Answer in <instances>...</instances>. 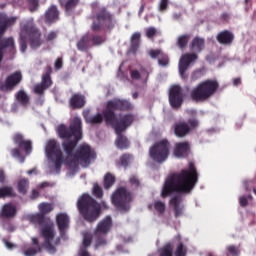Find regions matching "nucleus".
I'll return each mask as SVG.
<instances>
[{
    "label": "nucleus",
    "instance_id": "obj_60",
    "mask_svg": "<svg viewBox=\"0 0 256 256\" xmlns=\"http://www.w3.org/2000/svg\"><path fill=\"white\" fill-rule=\"evenodd\" d=\"M79 256H91V254L85 248H82L79 251Z\"/></svg>",
    "mask_w": 256,
    "mask_h": 256
},
{
    "label": "nucleus",
    "instance_id": "obj_14",
    "mask_svg": "<svg viewBox=\"0 0 256 256\" xmlns=\"http://www.w3.org/2000/svg\"><path fill=\"white\" fill-rule=\"evenodd\" d=\"M169 103L172 109H179L183 105L185 96H183V88L179 85H174L169 91Z\"/></svg>",
    "mask_w": 256,
    "mask_h": 256
},
{
    "label": "nucleus",
    "instance_id": "obj_48",
    "mask_svg": "<svg viewBox=\"0 0 256 256\" xmlns=\"http://www.w3.org/2000/svg\"><path fill=\"white\" fill-rule=\"evenodd\" d=\"M169 9V0H160L158 5V11L165 13Z\"/></svg>",
    "mask_w": 256,
    "mask_h": 256
},
{
    "label": "nucleus",
    "instance_id": "obj_1",
    "mask_svg": "<svg viewBox=\"0 0 256 256\" xmlns=\"http://www.w3.org/2000/svg\"><path fill=\"white\" fill-rule=\"evenodd\" d=\"M58 135L64 139L62 147L67 155L66 159L61 148L57 145V141L49 140L46 145V157L53 161L57 173L61 171L63 163H66L72 171H77L79 165L82 167L91 165V160L95 159L96 154L89 144L80 145L77 151L73 153L77 143L83 138V122L80 117H74L69 127L63 124L59 125Z\"/></svg>",
    "mask_w": 256,
    "mask_h": 256
},
{
    "label": "nucleus",
    "instance_id": "obj_40",
    "mask_svg": "<svg viewBox=\"0 0 256 256\" xmlns=\"http://www.w3.org/2000/svg\"><path fill=\"white\" fill-rule=\"evenodd\" d=\"M42 248L41 247H28L25 248L23 251V255L25 256H35L37 253H41Z\"/></svg>",
    "mask_w": 256,
    "mask_h": 256
},
{
    "label": "nucleus",
    "instance_id": "obj_27",
    "mask_svg": "<svg viewBox=\"0 0 256 256\" xmlns=\"http://www.w3.org/2000/svg\"><path fill=\"white\" fill-rule=\"evenodd\" d=\"M190 49L194 53H201L205 49V39L201 37H194L191 44Z\"/></svg>",
    "mask_w": 256,
    "mask_h": 256
},
{
    "label": "nucleus",
    "instance_id": "obj_35",
    "mask_svg": "<svg viewBox=\"0 0 256 256\" xmlns=\"http://www.w3.org/2000/svg\"><path fill=\"white\" fill-rule=\"evenodd\" d=\"M190 39H191V35L189 34H183L179 36L177 39V47H179V49H185Z\"/></svg>",
    "mask_w": 256,
    "mask_h": 256
},
{
    "label": "nucleus",
    "instance_id": "obj_58",
    "mask_svg": "<svg viewBox=\"0 0 256 256\" xmlns=\"http://www.w3.org/2000/svg\"><path fill=\"white\" fill-rule=\"evenodd\" d=\"M20 148H14L11 150L12 156L13 157H21V151L19 150Z\"/></svg>",
    "mask_w": 256,
    "mask_h": 256
},
{
    "label": "nucleus",
    "instance_id": "obj_17",
    "mask_svg": "<svg viewBox=\"0 0 256 256\" xmlns=\"http://www.w3.org/2000/svg\"><path fill=\"white\" fill-rule=\"evenodd\" d=\"M12 141L18 148L22 149L26 155H29L33 151V144L31 140H25L21 133L14 134Z\"/></svg>",
    "mask_w": 256,
    "mask_h": 256
},
{
    "label": "nucleus",
    "instance_id": "obj_30",
    "mask_svg": "<svg viewBox=\"0 0 256 256\" xmlns=\"http://www.w3.org/2000/svg\"><path fill=\"white\" fill-rule=\"evenodd\" d=\"M89 47H91V38L89 34H85L77 42V49L78 51H88Z\"/></svg>",
    "mask_w": 256,
    "mask_h": 256
},
{
    "label": "nucleus",
    "instance_id": "obj_25",
    "mask_svg": "<svg viewBox=\"0 0 256 256\" xmlns=\"http://www.w3.org/2000/svg\"><path fill=\"white\" fill-rule=\"evenodd\" d=\"M189 133H191V127H189L187 122H178L174 125V135H176V137H187Z\"/></svg>",
    "mask_w": 256,
    "mask_h": 256
},
{
    "label": "nucleus",
    "instance_id": "obj_24",
    "mask_svg": "<svg viewBox=\"0 0 256 256\" xmlns=\"http://www.w3.org/2000/svg\"><path fill=\"white\" fill-rule=\"evenodd\" d=\"M71 109H83L87 100L85 99V95L76 93L73 94L69 100Z\"/></svg>",
    "mask_w": 256,
    "mask_h": 256
},
{
    "label": "nucleus",
    "instance_id": "obj_45",
    "mask_svg": "<svg viewBox=\"0 0 256 256\" xmlns=\"http://www.w3.org/2000/svg\"><path fill=\"white\" fill-rule=\"evenodd\" d=\"M158 65H160V67H167V65H169V56L162 52L158 58Z\"/></svg>",
    "mask_w": 256,
    "mask_h": 256
},
{
    "label": "nucleus",
    "instance_id": "obj_15",
    "mask_svg": "<svg viewBox=\"0 0 256 256\" xmlns=\"http://www.w3.org/2000/svg\"><path fill=\"white\" fill-rule=\"evenodd\" d=\"M21 81H23V75L21 74V72L16 71L7 76L4 84L0 86V91H3V93L13 91V89H15V87H17V85H19Z\"/></svg>",
    "mask_w": 256,
    "mask_h": 256
},
{
    "label": "nucleus",
    "instance_id": "obj_33",
    "mask_svg": "<svg viewBox=\"0 0 256 256\" xmlns=\"http://www.w3.org/2000/svg\"><path fill=\"white\" fill-rule=\"evenodd\" d=\"M18 193L21 195H27V191H29V179L23 178L17 184Z\"/></svg>",
    "mask_w": 256,
    "mask_h": 256
},
{
    "label": "nucleus",
    "instance_id": "obj_51",
    "mask_svg": "<svg viewBox=\"0 0 256 256\" xmlns=\"http://www.w3.org/2000/svg\"><path fill=\"white\" fill-rule=\"evenodd\" d=\"M163 54V51H161L160 49H152L149 51V55L151 57V59H159V57Z\"/></svg>",
    "mask_w": 256,
    "mask_h": 256
},
{
    "label": "nucleus",
    "instance_id": "obj_16",
    "mask_svg": "<svg viewBox=\"0 0 256 256\" xmlns=\"http://www.w3.org/2000/svg\"><path fill=\"white\" fill-rule=\"evenodd\" d=\"M199 59V56L196 53H185L181 56L179 61V73L180 77L182 79H187V76L185 75L186 71L189 69V65L193 63L194 61H197Z\"/></svg>",
    "mask_w": 256,
    "mask_h": 256
},
{
    "label": "nucleus",
    "instance_id": "obj_34",
    "mask_svg": "<svg viewBox=\"0 0 256 256\" xmlns=\"http://www.w3.org/2000/svg\"><path fill=\"white\" fill-rule=\"evenodd\" d=\"M104 189H111L113 185H115V176L111 174L110 172L106 173L104 176Z\"/></svg>",
    "mask_w": 256,
    "mask_h": 256
},
{
    "label": "nucleus",
    "instance_id": "obj_10",
    "mask_svg": "<svg viewBox=\"0 0 256 256\" xmlns=\"http://www.w3.org/2000/svg\"><path fill=\"white\" fill-rule=\"evenodd\" d=\"M169 149H171V143H169V140H160L150 147V158L154 160L155 163H165L169 158Z\"/></svg>",
    "mask_w": 256,
    "mask_h": 256
},
{
    "label": "nucleus",
    "instance_id": "obj_57",
    "mask_svg": "<svg viewBox=\"0 0 256 256\" xmlns=\"http://www.w3.org/2000/svg\"><path fill=\"white\" fill-rule=\"evenodd\" d=\"M54 66H55V69H61V67H63V59L57 58Z\"/></svg>",
    "mask_w": 256,
    "mask_h": 256
},
{
    "label": "nucleus",
    "instance_id": "obj_41",
    "mask_svg": "<svg viewBox=\"0 0 256 256\" xmlns=\"http://www.w3.org/2000/svg\"><path fill=\"white\" fill-rule=\"evenodd\" d=\"M175 256H187V246L183 245V242H180L175 250Z\"/></svg>",
    "mask_w": 256,
    "mask_h": 256
},
{
    "label": "nucleus",
    "instance_id": "obj_63",
    "mask_svg": "<svg viewBox=\"0 0 256 256\" xmlns=\"http://www.w3.org/2000/svg\"><path fill=\"white\" fill-rule=\"evenodd\" d=\"M233 85L235 87H238V85H241V78H234Z\"/></svg>",
    "mask_w": 256,
    "mask_h": 256
},
{
    "label": "nucleus",
    "instance_id": "obj_5",
    "mask_svg": "<svg viewBox=\"0 0 256 256\" xmlns=\"http://www.w3.org/2000/svg\"><path fill=\"white\" fill-rule=\"evenodd\" d=\"M17 19H19L17 16L9 17L5 13H0V63L3 61V53H8L10 59H13L17 53L15 39L13 37L3 38L7 33V28L13 27Z\"/></svg>",
    "mask_w": 256,
    "mask_h": 256
},
{
    "label": "nucleus",
    "instance_id": "obj_53",
    "mask_svg": "<svg viewBox=\"0 0 256 256\" xmlns=\"http://www.w3.org/2000/svg\"><path fill=\"white\" fill-rule=\"evenodd\" d=\"M57 39V31H51L46 36L47 43H51V41H55Z\"/></svg>",
    "mask_w": 256,
    "mask_h": 256
},
{
    "label": "nucleus",
    "instance_id": "obj_61",
    "mask_svg": "<svg viewBox=\"0 0 256 256\" xmlns=\"http://www.w3.org/2000/svg\"><path fill=\"white\" fill-rule=\"evenodd\" d=\"M37 197H39V191L37 190H32V193H31V199H37Z\"/></svg>",
    "mask_w": 256,
    "mask_h": 256
},
{
    "label": "nucleus",
    "instance_id": "obj_18",
    "mask_svg": "<svg viewBox=\"0 0 256 256\" xmlns=\"http://www.w3.org/2000/svg\"><path fill=\"white\" fill-rule=\"evenodd\" d=\"M216 41L225 47H231L235 41V34L231 30H222L216 35Z\"/></svg>",
    "mask_w": 256,
    "mask_h": 256
},
{
    "label": "nucleus",
    "instance_id": "obj_56",
    "mask_svg": "<svg viewBox=\"0 0 256 256\" xmlns=\"http://www.w3.org/2000/svg\"><path fill=\"white\" fill-rule=\"evenodd\" d=\"M240 207H247L249 205V200L246 198V196H241L239 199Z\"/></svg>",
    "mask_w": 256,
    "mask_h": 256
},
{
    "label": "nucleus",
    "instance_id": "obj_42",
    "mask_svg": "<svg viewBox=\"0 0 256 256\" xmlns=\"http://www.w3.org/2000/svg\"><path fill=\"white\" fill-rule=\"evenodd\" d=\"M227 251H228L227 256H239V255H241V249L239 248V246L229 245V246H227Z\"/></svg>",
    "mask_w": 256,
    "mask_h": 256
},
{
    "label": "nucleus",
    "instance_id": "obj_46",
    "mask_svg": "<svg viewBox=\"0 0 256 256\" xmlns=\"http://www.w3.org/2000/svg\"><path fill=\"white\" fill-rule=\"evenodd\" d=\"M28 6H29V11L31 13H35L37 9H39V0H27Z\"/></svg>",
    "mask_w": 256,
    "mask_h": 256
},
{
    "label": "nucleus",
    "instance_id": "obj_6",
    "mask_svg": "<svg viewBox=\"0 0 256 256\" xmlns=\"http://www.w3.org/2000/svg\"><path fill=\"white\" fill-rule=\"evenodd\" d=\"M77 209L88 223L97 221L101 215V204L89 194H83L78 198Z\"/></svg>",
    "mask_w": 256,
    "mask_h": 256
},
{
    "label": "nucleus",
    "instance_id": "obj_20",
    "mask_svg": "<svg viewBox=\"0 0 256 256\" xmlns=\"http://www.w3.org/2000/svg\"><path fill=\"white\" fill-rule=\"evenodd\" d=\"M58 3L64 9L66 15H73L75 9L81 5V0H58Z\"/></svg>",
    "mask_w": 256,
    "mask_h": 256
},
{
    "label": "nucleus",
    "instance_id": "obj_4",
    "mask_svg": "<svg viewBox=\"0 0 256 256\" xmlns=\"http://www.w3.org/2000/svg\"><path fill=\"white\" fill-rule=\"evenodd\" d=\"M41 30L35 25L33 18L23 20L20 23L19 45L20 51H27V41L31 49H39L43 45Z\"/></svg>",
    "mask_w": 256,
    "mask_h": 256
},
{
    "label": "nucleus",
    "instance_id": "obj_12",
    "mask_svg": "<svg viewBox=\"0 0 256 256\" xmlns=\"http://www.w3.org/2000/svg\"><path fill=\"white\" fill-rule=\"evenodd\" d=\"M53 222L48 221L41 229V235L44 238V249L51 255L57 253V248L51 243L55 238V230L53 229Z\"/></svg>",
    "mask_w": 256,
    "mask_h": 256
},
{
    "label": "nucleus",
    "instance_id": "obj_9",
    "mask_svg": "<svg viewBox=\"0 0 256 256\" xmlns=\"http://www.w3.org/2000/svg\"><path fill=\"white\" fill-rule=\"evenodd\" d=\"M133 197L131 196V192L127 190L125 187L117 188L112 194V204L120 211L121 213H127L129 209H131V205H129L132 201Z\"/></svg>",
    "mask_w": 256,
    "mask_h": 256
},
{
    "label": "nucleus",
    "instance_id": "obj_7",
    "mask_svg": "<svg viewBox=\"0 0 256 256\" xmlns=\"http://www.w3.org/2000/svg\"><path fill=\"white\" fill-rule=\"evenodd\" d=\"M218 89L219 82L217 80L207 79L191 90L190 97L195 103H205V101H209L217 93Z\"/></svg>",
    "mask_w": 256,
    "mask_h": 256
},
{
    "label": "nucleus",
    "instance_id": "obj_38",
    "mask_svg": "<svg viewBox=\"0 0 256 256\" xmlns=\"http://www.w3.org/2000/svg\"><path fill=\"white\" fill-rule=\"evenodd\" d=\"M90 43L94 46L103 45V43H105V37L99 34L90 35Z\"/></svg>",
    "mask_w": 256,
    "mask_h": 256
},
{
    "label": "nucleus",
    "instance_id": "obj_52",
    "mask_svg": "<svg viewBox=\"0 0 256 256\" xmlns=\"http://www.w3.org/2000/svg\"><path fill=\"white\" fill-rule=\"evenodd\" d=\"M188 126L190 127V131H191V129H197V127H199V120H197L195 118L189 119Z\"/></svg>",
    "mask_w": 256,
    "mask_h": 256
},
{
    "label": "nucleus",
    "instance_id": "obj_55",
    "mask_svg": "<svg viewBox=\"0 0 256 256\" xmlns=\"http://www.w3.org/2000/svg\"><path fill=\"white\" fill-rule=\"evenodd\" d=\"M197 79H201V70H196L191 75V81H197Z\"/></svg>",
    "mask_w": 256,
    "mask_h": 256
},
{
    "label": "nucleus",
    "instance_id": "obj_50",
    "mask_svg": "<svg viewBox=\"0 0 256 256\" xmlns=\"http://www.w3.org/2000/svg\"><path fill=\"white\" fill-rule=\"evenodd\" d=\"M129 161H131V155L130 154H123L120 157V165H122V167H127V165H129Z\"/></svg>",
    "mask_w": 256,
    "mask_h": 256
},
{
    "label": "nucleus",
    "instance_id": "obj_59",
    "mask_svg": "<svg viewBox=\"0 0 256 256\" xmlns=\"http://www.w3.org/2000/svg\"><path fill=\"white\" fill-rule=\"evenodd\" d=\"M6 176H5V171L3 169H0V183H5Z\"/></svg>",
    "mask_w": 256,
    "mask_h": 256
},
{
    "label": "nucleus",
    "instance_id": "obj_32",
    "mask_svg": "<svg viewBox=\"0 0 256 256\" xmlns=\"http://www.w3.org/2000/svg\"><path fill=\"white\" fill-rule=\"evenodd\" d=\"M16 99L18 103L22 105V107H27V105H29V101H30L29 95H27V93H25V91L23 90H20L17 92Z\"/></svg>",
    "mask_w": 256,
    "mask_h": 256
},
{
    "label": "nucleus",
    "instance_id": "obj_47",
    "mask_svg": "<svg viewBox=\"0 0 256 256\" xmlns=\"http://www.w3.org/2000/svg\"><path fill=\"white\" fill-rule=\"evenodd\" d=\"M129 183L131 187H134V189H139V187H141V181H139V178L135 175H132L129 178Z\"/></svg>",
    "mask_w": 256,
    "mask_h": 256
},
{
    "label": "nucleus",
    "instance_id": "obj_11",
    "mask_svg": "<svg viewBox=\"0 0 256 256\" xmlns=\"http://www.w3.org/2000/svg\"><path fill=\"white\" fill-rule=\"evenodd\" d=\"M113 227V220L111 216H106L102 221H100L94 231V236L96 237V247H101V245H107V240L105 235L111 231Z\"/></svg>",
    "mask_w": 256,
    "mask_h": 256
},
{
    "label": "nucleus",
    "instance_id": "obj_62",
    "mask_svg": "<svg viewBox=\"0 0 256 256\" xmlns=\"http://www.w3.org/2000/svg\"><path fill=\"white\" fill-rule=\"evenodd\" d=\"M32 243H33L34 247H41V245H39V239L36 237L32 238Z\"/></svg>",
    "mask_w": 256,
    "mask_h": 256
},
{
    "label": "nucleus",
    "instance_id": "obj_23",
    "mask_svg": "<svg viewBox=\"0 0 256 256\" xmlns=\"http://www.w3.org/2000/svg\"><path fill=\"white\" fill-rule=\"evenodd\" d=\"M44 21L48 25H52V23H57V21H59V9H57V6L52 5L46 10Z\"/></svg>",
    "mask_w": 256,
    "mask_h": 256
},
{
    "label": "nucleus",
    "instance_id": "obj_3",
    "mask_svg": "<svg viewBox=\"0 0 256 256\" xmlns=\"http://www.w3.org/2000/svg\"><path fill=\"white\" fill-rule=\"evenodd\" d=\"M133 104L125 99L114 98L106 103V107L103 110L104 121L106 125H111L114 129L117 138L115 140V145L121 151L130 147L131 142L127 136L123 135L124 131H127L133 121H135V116L133 114H120L117 117L115 111H132Z\"/></svg>",
    "mask_w": 256,
    "mask_h": 256
},
{
    "label": "nucleus",
    "instance_id": "obj_49",
    "mask_svg": "<svg viewBox=\"0 0 256 256\" xmlns=\"http://www.w3.org/2000/svg\"><path fill=\"white\" fill-rule=\"evenodd\" d=\"M157 28L155 27H149L146 29V37L148 39H153L154 37H157Z\"/></svg>",
    "mask_w": 256,
    "mask_h": 256
},
{
    "label": "nucleus",
    "instance_id": "obj_29",
    "mask_svg": "<svg viewBox=\"0 0 256 256\" xmlns=\"http://www.w3.org/2000/svg\"><path fill=\"white\" fill-rule=\"evenodd\" d=\"M17 215V208L12 204H4L2 208L1 217L5 219H11V217H15Z\"/></svg>",
    "mask_w": 256,
    "mask_h": 256
},
{
    "label": "nucleus",
    "instance_id": "obj_39",
    "mask_svg": "<svg viewBox=\"0 0 256 256\" xmlns=\"http://www.w3.org/2000/svg\"><path fill=\"white\" fill-rule=\"evenodd\" d=\"M30 222L34 223V225H43L45 223V216L41 213L32 215L30 217Z\"/></svg>",
    "mask_w": 256,
    "mask_h": 256
},
{
    "label": "nucleus",
    "instance_id": "obj_28",
    "mask_svg": "<svg viewBox=\"0 0 256 256\" xmlns=\"http://www.w3.org/2000/svg\"><path fill=\"white\" fill-rule=\"evenodd\" d=\"M141 46V33L135 32L130 38V53H137L139 47Z\"/></svg>",
    "mask_w": 256,
    "mask_h": 256
},
{
    "label": "nucleus",
    "instance_id": "obj_36",
    "mask_svg": "<svg viewBox=\"0 0 256 256\" xmlns=\"http://www.w3.org/2000/svg\"><path fill=\"white\" fill-rule=\"evenodd\" d=\"M159 256H173V244L167 243L159 249Z\"/></svg>",
    "mask_w": 256,
    "mask_h": 256
},
{
    "label": "nucleus",
    "instance_id": "obj_26",
    "mask_svg": "<svg viewBox=\"0 0 256 256\" xmlns=\"http://www.w3.org/2000/svg\"><path fill=\"white\" fill-rule=\"evenodd\" d=\"M89 113H90L89 110H86L83 112V117L86 123H88L89 125H101V123H103V119H105V116L103 115V111H102V114L97 113L94 116L89 115Z\"/></svg>",
    "mask_w": 256,
    "mask_h": 256
},
{
    "label": "nucleus",
    "instance_id": "obj_44",
    "mask_svg": "<svg viewBox=\"0 0 256 256\" xmlns=\"http://www.w3.org/2000/svg\"><path fill=\"white\" fill-rule=\"evenodd\" d=\"M154 209L155 211H157V213H159L160 215H163V213H165L166 206L164 202L157 200L154 202Z\"/></svg>",
    "mask_w": 256,
    "mask_h": 256
},
{
    "label": "nucleus",
    "instance_id": "obj_54",
    "mask_svg": "<svg viewBox=\"0 0 256 256\" xmlns=\"http://www.w3.org/2000/svg\"><path fill=\"white\" fill-rule=\"evenodd\" d=\"M91 241H93V238L91 237V235H85L82 242L83 247H90Z\"/></svg>",
    "mask_w": 256,
    "mask_h": 256
},
{
    "label": "nucleus",
    "instance_id": "obj_43",
    "mask_svg": "<svg viewBox=\"0 0 256 256\" xmlns=\"http://www.w3.org/2000/svg\"><path fill=\"white\" fill-rule=\"evenodd\" d=\"M92 193L94 197H97V199L103 198V188H101V186H99L97 183L93 185Z\"/></svg>",
    "mask_w": 256,
    "mask_h": 256
},
{
    "label": "nucleus",
    "instance_id": "obj_31",
    "mask_svg": "<svg viewBox=\"0 0 256 256\" xmlns=\"http://www.w3.org/2000/svg\"><path fill=\"white\" fill-rule=\"evenodd\" d=\"M13 197H17V193H15V189H13V186L0 187V199H7Z\"/></svg>",
    "mask_w": 256,
    "mask_h": 256
},
{
    "label": "nucleus",
    "instance_id": "obj_19",
    "mask_svg": "<svg viewBox=\"0 0 256 256\" xmlns=\"http://www.w3.org/2000/svg\"><path fill=\"white\" fill-rule=\"evenodd\" d=\"M189 151H191V144L187 141L177 142L174 145L173 153L178 159H185V157H188Z\"/></svg>",
    "mask_w": 256,
    "mask_h": 256
},
{
    "label": "nucleus",
    "instance_id": "obj_2",
    "mask_svg": "<svg viewBox=\"0 0 256 256\" xmlns=\"http://www.w3.org/2000/svg\"><path fill=\"white\" fill-rule=\"evenodd\" d=\"M198 181L199 173H197V168H195L193 162L189 163L188 169L174 172L166 178L162 187L161 197L165 199L173 195V193H177L170 200V205L174 209L176 219L183 215L184 206L181 205L183 203V196L181 195H189L195 189Z\"/></svg>",
    "mask_w": 256,
    "mask_h": 256
},
{
    "label": "nucleus",
    "instance_id": "obj_8",
    "mask_svg": "<svg viewBox=\"0 0 256 256\" xmlns=\"http://www.w3.org/2000/svg\"><path fill=\"white\" fill-rule=\"evenodd\" d=\"M116 23L117 20H115V15H113V13H111L105 7H102L95 14L91 29L94 32L113 31Z\"/></svg>",
    "mask_w": 256,
    "mask_h": 256
},
{
    "label": "nucleus",
    "instance_id": "obj_22",
    "mask_svg": "<svg viewBox=\"0 0 256 256\" xmlns=\"http://www.w3.org/2000/svg\"><path fill=\"white\" fill-rule=\"evenodd\" d=\"M149 75H151V70L143 66H141L139 70L137 69L130 70V77L135 81L144 79V83H147L149 81Z\"/></svg>",
    "mask_w": 256,
    "mask_h": 256
},
{
    "label": "nucleus",
    "instance_id": "obj_13",
    "mask_svg": "<svg viewBox=\"0 0 256 256\" xmlns=\"http://www.w3.org/2000/svg\"><path fill=\"white\" fill-rule=\"evenodd\" d=\"M51 73H53V68L48 65L45 68V73L42 75V80L40 83L34 86V93L36 95H45V91L53 85V80H51Z\"/></svg>",
    "mask_w": 256,
    "mask_h": 256
},
{
    "label": "nucleus",
    "instance_id": "obj_64",
    "mask_svg": "<svg viewBox=\"0 0 256 256\" xmlns=\"http://www.w3.org/2000/svg\"><path fill=\"white\" fill-rule=\"evenodd\" d=\"M143 11H145V3L141 4V6L139 8L138 15H141L143 13Z\"/></svg>",
    "mask_w": 256,
    "mask_h": 256
},
{
    "label": "nucleus",
    "instance_id": "obj_37",
    "mask_svg": "<svg viewBox=\"0 0 256 256\" xmlns=\"http://www.w3.org/2000/svg\"><path fill=\"white\" fill-rule=\"evenodd\" d=\"M39 211H40V214L45 216L48 213H51V211H53V204L43 202L39 204Z\"/></svg>",
    "mask_w": 256,
    "mask_h": 256
},
{
    "label": "nucleus",
    "instance_id": "obj_21",
    "mask_svg": "<svg viewBox=\"0 0 256 256\" xmlns=\"http://www.w3.org/2000/svg\"><path fill=\"white\" fill-rule=\"evenodd\" d=\"M56 224L60 231V237H65V233L69 229V216L65 213H59L56 216Z\"/></svg>",
    "mask_w": 256,
    "mask_h": 256
}]
</instances>
